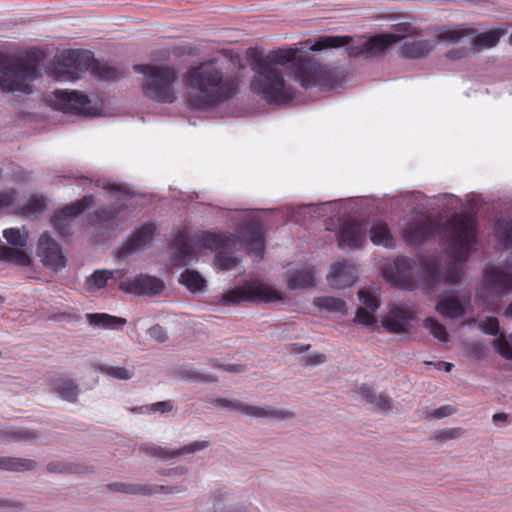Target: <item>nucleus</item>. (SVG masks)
Segmentation results:
<instances>
[{"instance_id":"1","label":"nucleus","mask_w":512,"mask_h":512,"mask_svg":"<svg viewBox=\"0 0 512 512\" xmlns=\"http://www.w3.org/2000/svg\"><path fill=\"white\" fill-rule=\"evenodd\" d=\"M299 48L284 47L265 52L258 47H250L246 56L253 72L250 80V90L270 105H287L295 100V89L284 77V66L295 61Z\"/></svg>"},{"instance_id":"2","label":"nucleus","mask_w":512,"mask_h":512,"mask_svg":"<svg viewBox=\"0 0 512 512\" xmlns=\"http://www.w3.org/2000/svg\"><path fill=\"white\" fill-rule=\"evenodd\" d=\"M183 83L188 89V106L206 111L234 98L239 91L240 78L213 59L191 66L183 76Z\"/></svg>"},{"instance_id":"3","label":"nucleus","mask_w":512,"mask_h":512,"mask_svg":"<svg viewBox=\"0 0 512 512\" xmlns=\"http://www.w3.org/2000/svg\"><path fill=\"white\" fill-rule=\"evenodd\" d=\"M133 69L144 75L141 91L147 99L161 104H172L176 101L175 85L179 80V71L174 65L137 64Z\"/></svg>"},{"instance_id":"4","label":"nucleus","mask_w":512,"mask_h":512,"mask_svg":"<svg viewBox=\"0 0 512 512\" xmlns=\"http://www.w3.org/2000/svg\"><path fill=\"white\" fill-rule=\"evenodd\" d=\"M84 71H91L104 80H114L119 76L117 69L102 67L91 51L68 49L60 54L55 71L58 80H77Z\"/></svg>"},{"instance_id":"5","label":"nucleus","mask_w":512,"mask_h":512,"mask_svg":"<svg viewBox=\"0 0 512 512\" xmlns=\"http://www.w3.org/2000/svg\"><path fill=\"white\" fill-rule=\"evenodd\" d=\"M238 239L248 254L255 255L258 259H262L265 238L263 226L259 221L250 220L245 222L238 236H226L210 232H203L200 236V242L203 247L216 251V253L235 243Z\"/></svg>"},{"instance_id":"6","label":"nucleus","mask_w":512,"mask_h":512,"mask_svg":"<svg viewBox=\"0 0 512 512\" xmlns=\"http://www.w3.org/2000/svg\"><path fill=\"white\" fill-rule=\"evenodd\" d=\"M0 90L3 92H32L30 83L41 76L37 64L30 60L0 55Z\"/></svg>"},{"instance_id":"7","label":"nucleus","mask_w":512,"mask_h":512,"mask_svg":"<svg viewBox=\"0 0 512 512\" xmlns=\"http://www.w3.org/2000/svg\"><path fill=\"white\" fill-rule=\"evenodd\" d=\"M443 232L450 242L452 256L459 262L465 261L477 239V221L467 213L452 215L444 224Z\"/></svg>"},{"instance_id":"8","label":"nucleus","mask_w":512,"mask_h":512,"mask_svg":"<svg viewBox=\"0 0 512 512\" xmlns=\"http://www.w3.org/2000/svg\"><path fill=\"white\" fill-rule=\"evenodd\" d=\"M399 40L400 37L395 34L376 35L358 46H348L352 41V37L347 35H328L319 37L308 49L311 51H321L347 46L348 55L350 57H357L363 54H379Z\"/></svg>"},{"instance_id":"9","label":"nucleus","mask_w":512,"mask_h":512,"mask_svg":"<svg viewBox=\"0 0 512 512\" xmlns=\"http://www.w3.org/2000/svg\"><path fill=\"white\" fill-rule=\"evenodd\" d=\"M295 60L294 77L304 89L317 87L320 90H330L336 86V76L321 63L310 57H299Z\"/></svg>"},{"instance_id":"10","label":"nucleus","mask_w":512,"mask_h":512,"mask_svg":"<svg viewBox=\"0 0 512 512\" xmlns=\"http://www.w3.org/2000/svg\"><path fill=\"white\" fill-rule=\"evenodd\" d=\"M280 300H282V296L279 291L268 285L255 282H246L244 285L230 289L222 295V301L225 305L243 302L271 303Z\"/></svg>"},{"instance_id":"11","label":"nucleus","mask_w":512,"mask_h":512,"mask_svg":"<svg viewBox=\"0 0 512 512\" xmlns=\"http://www.w3.org/2000/svg\"><path fill=\"white\" fill-rule=\"evenodd\" d=\"M415 269L414 259L398 256L383 267L382 274L392 286L412 291L417 286Z\"/></svg>"},{"instance_id":"12","label":"nucleus","mask_w":512,"mask_h":512,"mask_svg":"<svg viewBox=\"0 0 512 512\" xmlns=\"http://www.w3.org/2000/svg\"><path fill=\"white\" fill-rule=\"evenodd\" d=\"M505 32V29L497 28L472 37L470 30L456 28L441 32L438 35V39L441 41H449L450 43H457L467 38L470 48H472V50L480 51L482 49H488L496 46L501 36H503Z\"/></svg>"},{"instance_id":"13","label":"nucleus","mask_w":512,"mask_h":512,"mask_svg":"<svg viewBox=\"0 0 512 512\" xmlns=\"http://www.w3.org/2000/svg\"><path fill=\"white\" fill-rule=\"evenodd\" d=\"M94 202L93 195H85L81 199L64 206L51 219V224L61 236L71 234L72 218L80 215Z\"/></svg>"},{"instance_id":"14","label":"nucleus","mask_w":512,"mask_h":512,"mask_svg":"<svg viewBox=\"0 0 512 512\" xmlns=\"http://www.w3.org/2000/svg\"><path fill=\"white\" fill-rule=\"evenodd\" d=\"M164 288L165 284L160 278L147 274L128 278L119 284V289L125 293L148 297L160 295Z\"/></svg>"},{"instance_id":"15","label":"nucleus","mask_w":512,"mask_h":512,"mask_svg":"<svg viewBox=\"0 0 512 512\" xmlns=\"http://www.w3.org/2000/svg\"><path fill=\"white\" fill-rule=\"evenodd\" d=\"M157 226L153 222H146L135 229L118 251L119 258H126L129 254L146 250L152 246Z\"/></svg>"},{"instance_id":"16","label":"nucleus","mask_w":512,"mask_h":512,"mask_svg":"<svg viewBox=\"0 0 512 512\" xmlns=\"http://www.w3.org/2000/svg\"><path fill=\"white\" fill-rule=\"evenodd\" d=\"M37 253L41 258L42 264L55 272L60 271L66 266L67 259L60 245L48 233H43L40 236Z\"/></svg>"},{"instance_id":"17","label":"nucleus","mask_w":512,"mask_h":512,"mask_svg":"<svg viewBox=\"0 0 512 512\" xmlns=\"http://www.w3.org/2000/svg\"><path fill=\"white\" fill-rule=\"evenodd\" d=\"M437 229V222L431 217H425L408 223L403 231V238L410 245L421 244L433 236Z\"/></svg>"},{"instance_id":"18","label":"nucleus","mask_w":512,"mask_h":512,"mask_svg":"<svg viewBox=\"0 0 512 512\" xmlns=\"http://www.w3.org/2000/svg\"><path fill=\"white\" fill-rule=\"evenodd\" d=\"M170 260L173 266L184 267L195 258L192 240L187 230L183 229L174 237Z\"/></svg>"},{"instance_id":"19","label":"nucleus","mask_w":512,"mask_h":512,"mask_svg":"<svg viewBox=\"0 0 512 512\" xmlns=\"http://www.w3.org/2000/svg\"><path fill=\"white\" fill-rule=\"evenodd\" d=\"M506 266L512 269V257L506 262ZM483 283L487 289L495 290L498 294H506L512 291V273L499 267H488L483 274Z\"/></svg>"},{"instance_id":"20","label":"nucleus","mask_w":512,"mask_h":512,"mask_svg":"<svg viewBox=\"0 0 512 512\" xmlns=\"http://www.w3.org/2000/svg\"><path fill=\"white\" fill-rule=\"evenodd\" d=\"M422 277L426 288L430 290L441 281L448 284L458 283L461 279V271L456 267H451L448 272L442 276L435 261L425 260L422 264Z\"/></svg>"},{"instance_id":"21","label":"nucleus","mask_w":512,"mask_h":512,"mask_svg":"<svg viewBox=\"0 0 512 512\" xmlns=\"http://www.w3.org/2000/svg\"><path fill=\"white\" fill-rule=\"evenodd\" d=\"M56 108L75 114H86V107L90 103L89 98L77 91L55 90Z\"/></svg>"},{"instance_id":"22","label":"nucleus","mask_w":512,"mask_h":512,"mask_svg":"<svg viewBox=\"0 0 512 512\" xmlns=\"http://www.w3.org/2000/svg\"><path fill=\"white\" fill-rule=\"evenodd\" d=\"M337 240L340 248H361L366 240V230L358 221H346L339 230Z\"/></svg>"},{"instance_id":"23","label":"nucleus","mask_w":512,"mask_h":512,"mask_svg":"<svg viewBox=\"0 0 512 512\" xmlns=\"http://www.w3.org/2000/svg\"><path fill=\"white\" fill-rule=\"evenodd\" d=\"M329 285L333 288L342 289L354 284L357 279V268L347 260L335 262L327 276Z\"/></svg>"},{"instance_id":"24","label":"nucleus","mask_w":512,"mask_h":512,"mask_svg":"<svg viewBox=\"0 0 512 512\" xmlns=\"http://www.w3.org/2000/svg\"><path fill=\"white\" fill-rule=\"evenodd\" d=\"M214 403L216 405H220L223 407L232 408V409L237 410L245 415L252 416V417H267V416L286 417V416L292 415L291 413L285 414V413L274 411V410H266V409L258 407V406L246 405L237 400L231 401V400H227L225 398H218V399L214 400Z\"/></svg>"},{"instance_id":"25","label":"nucleus","mask_w":512,"mask_h":512,"mask_svg":"<svg viewBox=\"0 0 512 512\" xmlns=\"http://www.w3.org/2000/svg\"><path fill=\"white\" fill-rule=\"evenodd\" d=\"M466 301L465 297L461 300L457 296H445L438 300L436 311L445 318L457 319L465 314Z\"/></svg>"},{"instance_id":"26","label":"nucleus","mask_w":512,"mask_h":512,"mask_svg":"<svg viewBox=\"0 0 512 512\" xmlns=\"http://www.w3.org/2000/svg\"><path fill=\"white\" fill-rule=\"evenodd\" d=\"M208 446L207 441H195L192 444L184 446L177 451H168L165 448L155 445H148L142 448V450L149 456L159 457L162 459H170L184 453H193L199 450H203Z\"/></svg>"},{"instance_id":"27","label":"nucleus","mask_w":512,"mask_h":512,"mask_svg":"<svg viewBox=\"0 0 512 512\" xmlns=\"http://www.w3.org/2000/svg\"><path fill=\"white\" fill-rule=\"evenodd\" d=\"M287 285L291 289H306L315 285V271L312 267H302L291 271L287 276Z\"/></svg>"},{"instance_id":"28","label":"nucleus","mask_w":512,"mask_h":512,"mask_svg":"<svg viewBox=\"0 0 512 512\" xmlns=\"http://www.w3.org/2000/svg\"><path fill=\"white\" fill-rule=\"evenodd\" d=\"M124 275L122 270H97L87 278L85 286L87 291L93 292L104 288L109 279H120Z\"/></svg>"},{"instance_id":"29","label":"nucleus","mask_w":512,"mask_h":512,"mask_svg":"<svg viewBox=\"0 0 512 512\" xmlns=\"http://www.w3.org/2000/svg\"><path fill=\"white\" fill-rule=\"evenodd\" d=\"M432 48L428 40H407L401 47V54L406 58L417 59L428 55Z\"/></svg>"},{"instance_id":"30","label":"nucleus","mask_w":512,"mask_h":512,"mask_svg":"<svg viewBox=\"0 0 512 512\" xmlns=\"http://www.w3.org/2000/svg\"><path fill=\"white\" fill-rule=\"evenodd\" d=\"M37 467L36 461L18 457H0V470L11 472L32 471Z\"/></svg>"},{"instance_id":"31","label":"nucleus","mask_w":512,"mask_h":512,"mask_svg":"<svg viewBox=\"0 0 512 512\" xmlns=\"http://www.w3.org/2000/svg\"><path fill=\"white\" fill-rule=\"evenodd\" d=\"M0 261L12 263L18 266H29L31 264V258L29 255L14 247H8L5 245L0 246Z\"/></svg>"},{"instance_id":"32","label":"nucleus","mask_w":512,"mask_h":512,"mask_svg":"<svg viewBox=\"0 0 512 512\" xmlns=\"http://www.w3.org/2000/svg\"><path fill=\"white\" fill-rule=\"evenodd\" d=\"M370 240L375 245L391 248L394 246L393 236L387 224L379 222L370 228Z\"/></svg>"},{"instance_id":"33","label":"nucleus","mask_w":512,"mask_h":512,"mask_svg":"<svg viewBox=\"0 0 512 512\" xmlns=\"http://www.w3.org/2000/svg\"><path fill=\"white\" fill-rule=\"evenodd\" d=\"M359 394L367 403L374 405L380 410H387L391 406L390 397L384 394L376 395L371 387L361 386L359 388Z\"/></svg>"},{"instance_id":"34","label":"nucleus","mask_w":512,"mask_h":512,"mask_svg":"<svg viewBox=\"0 0 512 512\" xmlns=\"http://www.w3.org/2000/svg\"><path fill=\"white\" fill-rule=\"evenodd\" d=\"M87 319L91 325L102 326L104 328L120 327L126 323V319L106 313L87 314Z\"/></svg>"},{"instance_id":"35","label":"nucleus","mask_w":512,"mask_h":512,"mask_svg":"<svg viewBox=\"0 0 512 512\" xmlns=\"http://www.w3.org/2000/svg\"><path fill=\"white\" fill-rule=\"evenodd\" d=\"M180 283L187 287L191 292L202 290L206 285V280L195 270H185L180 275Z\"/></svg>"},{"instance_id":"36","label":"nucleus","mask_w":512,"mask_h":512,"mask_svg":"<svg viewBox=\"0 0 512 512\" xmlns=\"http://www.w3.org/2000/svg\"><path fill=\"white\" fill-rule=\"evenodd\" d=\"M108 488L115 492L135 495H151L156 492L153 487L142 484L113 483L108 485Z\"/></svg>"},{"instance_id":"37","label":"nucleus","mask_w":512,"mask_h":512,"mask_svg":"<svg viewBox=\"0 0 512 512\" xmlns=\"http://www.w3.org/2000/svg\"><path fill=\"white\" fill-rule=\"evenodd\" d=\"M55 391L65 400L75 401L78 395V387L70 379L58 380L54 384Z\"/></svg>"},{"instance_id":"38","label":"nucleus","mask_w":512,"mask_h":512,"mask_svg":"<svg viewBox=\"0 0 512 512\" xmlns=\"http://www.w3.org/2000/svg\"><path fill=\"white\" fill-rule=\"evenodd\" d=\"M46 208L45 199L43 196L32 195L26 204L20 207L19 214L23 216H32L42 213Z\"/></svg>"},{"instance_id":"39","label":"nucleus","mask_w":512,"mask_h":512,"mask_svg":"<svg viewBox=\"0 0 512 512\" xmlns=\"http://www.w3.org/2000/svg\"><path fill=\"white\" fill-rule=\"evenodd\" d=\"M392 314L395 316L394 318H387L383 321V327L388 331L392 333H402L405 332V325L402 321H400L398 318L402 320H407L408 316L406 311L403 309H395L392 311Z\"/></svg>"},{"instance_id":"40","label":"nucleus","mask_w":512,"mask_h":512,"mask_svg":"<svg viewBox=\"0 0 512 512\" xmlns=\"http://www.w3.org/2000/svg\"><path fill=\"white\" fill-rule=\"evenodd\" d=\"M47 471L50 473H84L87 469L80 464L56 460L47 464Z\"/></svg>"},{"instance_id":"41","label":"nucleus","mask_w":512,"mask_h":512,"mask_svg":"<svg viewBox=\"0 0 512 512\" xmlns=\"http://www.w3.org/2000/svg\"><path fill=\"white\" fill-rule=\"evenodd\" d=\"M495 235L505 247H512V222L498 220L495 224Z\"/></svg>"},{"instance_id":"42","label":"nucleus","mask_w":512,"mask_h":512,"mask_svg":"<svg viewBox=\"0 0 512 512\" xmlns=\"http://www.w3.org/2000/svg\"><path fill=\"white\" fill-rule=\"evenodd\" d=\"M319 308L332 312L344 313L346 311V303L344 300L336 297H319L315 300Z\"/></svg>"},{"instance_id":"43","label":"nucleus","mask_w":512,"mask_h":512,"mask_svg":"<svg viewBox=\"0 0 512 512\" xmlns=\"http://www.w3.org/2000/svg\"><path fill=\"white\" fill-rule=\"evenodd\" d=\"M3 237L12 246L24 247L27 244L28 233L19 228H8L3 231Z\"/></svg>"},{"instance_id":"44","label":"nucleus","mask_w":512,"mask_h":512,"mask_svg":"<svg viewBox=\"0 0 512 512\" xmlns=\"http://www.w3.org/2000/svg\"><path fill=\"white\" fill-rule=\"evenodd\" d=\"M424 327L427 328L430 333L439 341L447 342L449 334L443 324L438 320L428 317L424 320Z\"/></svg>"},{"instance_id":"45","label":"nucleus","mask_w":512,"mask_h":512,"mask_svg":"<svg viewBox=\"0 0 512 512\" xmlns=\"http://www.w3.org/2000/svg\"><path fill=\"white\" fill-rule=\"evenodd\" d=\"M35 437L36 435L31 431L21 428H11L0 433V438L7 442L29 440Z\"/></svg>"},{"instance_id":"46","label":"nucleus","mask_w":512,"mask_h":512,"mask_svg":"<svg viewBox=\"0 0 512 512\" xmlns=\"http://www.w3.org/2000/svg\"><path fill=\"white\" fill-rule=\"evenodd\" d=\"M125 208L124 205H108L99 208L95 216L100 222H108L115 219Z\"/></svg>"},{"instance_id":"47","label":"nucleus","mask_w":512,"mask_h":512,"mask_svg":"<svg viewBox=\"0 0 512 512\" xmlns=\"http://www.w3.org/2000/svg\"><path fill=\"white\" fill-rule=\"evenodd\" d=\"M97 370L119 380H128L132 377L131 371L124 367L99 365L97 366Z\"/></svg>"},{"instance_id":"48","label":"nucleus","mask_w":512,"mask_h":512,"mask_svg":"<svg viewBox=\"0 0 512 512\" xmlns=\"http://www.w3.org/2000/svg\"><path fill=\"white\" fill-rule=\"evenodd\" d=\"M237 263L238 259L235 256L227 254L223 250L217 252L215 255V264L221 270H231L237 265Z\"/></svg>"},{"instance_id":"49","label":"nucleus","mask_w":512,"mask_h":512,"mask_svg":"<svg viewBox=\"0 0 512 512\" xmlns=\"http://www.w3.org/2000/svg\"><path fill=\"white\" fill-rule=\"evenodd\" d=\"M478 326L485 334L492 336H499L501 334L499 321L496 317H486Z\"/></svg>"},{"instance_id":"50","label":"nucleus","mask_w":512,"mask_h":512,"mask_svg":"<svg viewBox=\"0 0 512 512\" xmlns=\"http://www.w3.org/2000/svg\"><path fill=\"white\" fill-rule=\"evenodd\" d=\"M361 303L370 311L375 312L379 307L378 298L366 289H362L358 292Z\"/></svg>"},{"instance_id":"51","label":"nucleus","mask_w":512,"mask_h":512,"mask_svg":"<svg viewBox=\"0 0 512 512\" xmlns=\"http://www.w3.org/2000/svg\"><path fill=\"white\" fill-rule=\"evenodd\" d=\"M493 344L495 349L503 358L512 360V346L503 334H499Z\"/></svg>"},{"instance_id":"52","label":"nucleus","mask_w":512,"mask_h":512,"mask_svg":"<svg viewBox=\"0 0 512 512\" xmlns=\"http://www.w3.org/2000/svg\"><path fill=\"white\" fill-rule=\"evenodd\" d=\"M355 322L361 325L369 326L376 322V319L372 311H368L365 308L359 307L357 309Z\"/></svg>"},{"instance_id":"53","label":"nucleus","mask_w":512,"mask_h":512,"mask_svg":"<svg viewBox=\"0 0 512 512\" xmlns=\"http://www.w3.org/2000/svg\"><path fill=\"white\" fill-rule=\"evenodd\" d=\"M462 434H463V429L460 427L448 428V429H444V430L437 432V434L435 435V438L437 440H439L440 442H443L445 440L459 438Z\"/></svg>"},{"instance_id":"54","label":"nucleus","mask_w":512,"mask_h":512,"mask_svg":"<svg viewBox=\"0 0 512 512\" xmlns=\"http://www.w3.org/2000/svg\"><path fill=\"white\" fill-rule=\"evenodd\" d=\"M149 336L157 343H164L168 339L166 330L159 324H155L148 329Z\"/></svg>"},{"instance_id":"55","label":"nucleus","mask_w":512,"mask_h":512,"mask_svg":"<svg viewBox=\"0 0 512 512\" xmlns=\"http://www.w3.org/2000/svg\"><path fill=\"white\" fill-rule=\"evenodd\" d=\"M17 193L14 190L0 192V209L12 206L16 200Z\"/></svg>"},{"instance_id":"56","label":"nucleus","mask_w":512,"mask_h":512,"mask_svg":"<svg viewBox=\"0 0 512 512\" xmlns=\"http://www.w3.org/2000/svg\"><path fill=\"white\" fill-rule=\"evenodd\" d=\"M471 50L472 48H470V45L468 44V47H459L451 49L445 55L447 59L454 61L466 57Z\"/></svg>"},{"instance_id":"57","label":"nucleus","mask_w":512,"mask_h":512,"mask_svg":"<svg viewBox=\"0 0 512 512\" xmlns=\"http://www.w3.org/2000/svg\"><path fill=\"white\" fill-rule=\"evenodd\" d=\"M103 189L114 194H122L126 197H132L130 190L126 186L118 184H107L103 186Z\"/></svg>"},{"instance_id":"58","label":"nucleus","mask_w":512,"mask_h":512,"mask_svg":"<svg viewBox=\"0 0 512 512\" xmlns=\"http://www.w3.org/2000/svg\"><path fill=\"white\" fill-rule=\"evenodd\" d=\"M172 409H173V405L170 401L156 402V403H153L149 408V410L152 412H161V413L170 412Z\"/></svg>"},{"instance_id":"59","label":"nucleus","mask_w":512,"mask_h":512,"mask_svg":"<svg viewBox=\"0 0 512 512\" xmlns=\"http://www.w3.org/2000/svg\"><path fill=\"white\" fill-rule=\"evenodd\" d=\"M455 411V409L450 406V405H445V406H442L438 409H436L434 412H433V416L435 418H444V417H447L451 414H453Z\"/></svg>"},{"instance_id":"60","label":"nucleus","mask_w":512,"mask_h":512,"mask_svg":"<svg viewBox=\"0 0 512 512\" xmlns=\"http://www.w3.org/2000/svg\"><path fill=\"white\" fill-rule=\"evenodd\" d=\"M189 377H191L193 379H196V380L203 381V382H215V381H217V377H215V376L203 375V374H200V373H197V372H193V373L189 374Z\"/></svg>"},{"instance_id":"61","label":"nucleus","mask_w":512,"mask_h":512,"mask_svg":"<svg viewBox=\"0 0 512 512\" xmlns=\"http://www.w3.org/2000/svg\"><path fill=\"white\" fill-rule=\"evenodd\" d=\"M325 358L324 354H316L314 356L305 357V361L307 364H320L325 361Z\"/></svg>"},{"instance_id":"62","label":"nucleus","mask_w":512,"mask_h":512,"mask_svg":"<svg viewBox=\"0 0 512 512\" xmlns=\"http://www.w3.org/2000/svg\"><path fill=\"white\" fill-rule=\"evenodd\" d=\"M219 367L228 372L238 373V372L244 371V367L242 365H238V364L221 365Z\"/></svg>"},{"instance_id":"63","label":"nucleus","mask_w":512,"mask_h":512,"mask_svg":"<svg viewBox=\"0 0 512 512\" xmlns=\"http://www.w3.org/2000/svg\"><path fill=\"white\" fill-rule=\"evenodd\" d=\"M0 506L1 507H13V508H21L22 504L17 501H10L5 499H0Z\"/></svg>"},{"instance_id":"64","label":"nucleus","mask_w":512,"mask_h":512,"mask_svg":"<svg viewBox=\"0 0 512 512\" xmlns=\"http://www.w3.org/2000/svg\"><path fill=\"white\" fill-rule=\"evenodd\" d=\"M309 348V345L303 346L302 344L295 343L290 346V351L295 353H302Z\"/></svg>"}]
</instances>
